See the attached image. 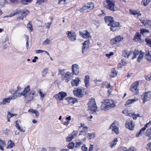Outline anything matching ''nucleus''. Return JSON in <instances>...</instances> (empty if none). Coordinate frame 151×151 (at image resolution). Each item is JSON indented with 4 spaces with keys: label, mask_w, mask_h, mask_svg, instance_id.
Returning <instances> with one entry per match:
<instances>
[{
    "label": "nucleus",
    "mask_w": 151,
    "mask_h": 151,
    "mask_svg": "<svg viewBox=\"0 0 151 151\" xmlns=\"http://www.w3.org/2000/svg\"><path fill=\"white\" fill-rule=\"evenodd\" d=\"M150 32L147 29L145 28L142 29V35H146L147 33Z\"/></svg>",
    "instance_id": "09e8293b"
},
{
    "label": "nucleus",
    "mask_w": 151,
    "mask_h": 151,
    "mask_svg": "<svg viewBox=\"0 0 151 151\" xmlns=\"http://www.w3.org/2000/svg\"><path fill=\"white\" fill-rule=\"evenodd\" d=\"M141 37L140 34H139L138 32H137L133 38V40L136 42H141Z\"/></svg>",
    "instance_id": "393cba45"
},
{
    "label": "nucleus",
    "mask_w": 151,
    "mask_h": 151,
    "mask_svg": "<svg viewBox=\"0 0 151 151\" xmlns=\"http://www.w3.org/2000/svg\"><path fill=\"white\" fill-rule=\"evenodd\" d=\"M117 76V72L114 68H112L111 70L110 76L111 77H114Z\"/></svg>",
    "instance_id": "7c9ffc66"
},
{
    "label": "nucleus",
    "mask_w": 151,
    "mask_h": 151,
    "mask_svg": "<svg viewBox=\"0 0 151 151\" xmlns=\"http://www.w3.org/2000/svg\"><path fill=\"white\" fill-rule=\"evenodd\" d=\"M89 48L88 47H83L82 48V53L83 54H86V53L89 50Z\"/></svg>",
    "instance_id": "a19ab883"
},
{
    "label": "nucleus",
    "mask_w": 151,
    "mask_h": 151,
    "mask_svg": "<svg viewBox=\"0 0 151 151\" xmlns=\"http://www.w3.org/2000/svg\"><path fill=\"white\" fill-rule=\"evenodd\" d=\"M88 104L89 110L93 111H95L97 110V107L94 99L91 98Z\"/></svg>",
    "instance_id": "20e7f679"
},
{
    "label": "nucleus",
    "mask_w": 151,
    "mask_h": 151,
    "mask_svg": "<svg viewBox=\"0 0 151 151\" xmlns=\"http://www.w3.org/2000/svg\"><path fill=\"white\" fill-rule=\"evenodd\" d=\"M123 37L122 36H118L112 38L110 41V43L111 45L117 44L121 42L123 39Z\"/></svg>",
    "instance_id": "1a4fd4ad"
},
{
    "label": "nucleus",
    "mask_w": 151,
    "mask_h": 151,
    "mask_svg": "<svg viewBox=\"0 0 151 151\" xmlns=\"http://www.w3.org/2000/svg\"><path fill=\"white\" fill-rule=\"evenodd\" d=\"M127 151H136V149L133 147H130L129 149H128V150H127Z\"/></svg>",
    "instance_id": "338daca9"
},
{
    "label": "nucleus",
    "mask_w": 151,
    "mask_h": 151,
    "mask_svg": "<svg viewBox=\"0 0 151 151\" xmlns=\"http://www.w3.org/2000/svg\"><path fill=\"white\" fill-rule=\"evenodd\" d=\"M151 98V93L150 92L145 93L144 94L143 103L149 101Z\"/></svg>",
    "instance_id": "dca6fc26"
},
{
    "label": "nucleus",
    "mask_w": 151,
    "mask_h": 151,
    "mask_svg": "<svg viewBox=\"0 0 151 151\" xmlns=\"http://www.w3.org/2000/svg\"><path fill=\"white\" fill-rule=\"evenodd\" d=\"M106 4L105 7L112 11H115L118 10V8L115 5V1L114 0H106Z\"/></svg>",
    "instance_id": "7ed1b4c3"
},
{
    "label": "nucleus",
    "mask_w": 151,
    "mask_h": 151,
    "mask_svg": "<svg viewBox=\"0 0 151 151\" xmlns=\"http://www.w3.org/2000/svg\"><path fill=\"white\" fill-rule=\"evenodd\" d=\"M94 7V4L93 3L91 2L87 3L83 6L80 9V11L86 10L89 12L90 10L93 9Z\"/></svg>",
    "instance_id": "6e6552de"
},
{
    "label": "nucleus",
    "mask_w": 151,
    "mask_h": 151,
    "mask_svg": "<svg viewBox=\"0 0 151 151\" xmlns=\"http://www.w3.org/2000/svg\"><path fill=\"white\" fill-rule=\"evenodd\" d=\"M34 114H35L37 118L39 117V113L37 111L35 110V111H34Z\"/></svg>",
    "instance_id": "0e129e2a"
},
{
    "label": "nucleus",
    "mask_w": 151,
    "mask_h": 151,
    "mask_svg": "<svg viewBox=\"0 0 151 151\" xmlns=\"http://www.w3.org/2000/svg\"><path fill=\"white\" fill-rule=\"evenodd\" d=\"M71 136L70 134L69 136L67 137L66 141L67 142H69L71 141L73 139L70 137Z\"/></svg>",
    "instance_id": "6e6d98bb"
},
{
    "label": "nucleus",
    "mask_w": 151,
    "mask_h": 151,
    "mask_svg": "<svg viewBox=\"0 0 151 151\" xmlns=\"http://www.w3.org/2000/svg\"><path fill=\"white\" fill-rule=\"evenodd\" d=\"M129 11L131 12L132 14L135 15V16L138 18L141 16V14L139 12H137V11H134V10H129Z\"/></svg>",
    "instance_id": "cd10ccee"
},
{
    "label": "nucleus",
    "mask_w": 151,
    "mask_h": 151,
    "mask_svg": "<svg viewBox=\"0 0 151 151\" xmlns=\"http://www.w3.org/2000/svg\"><path fill=\"white\" fill-rule=\"evenodd\" d=\"M105 22H109V24H111L114 21L113 20V17L110 16L106 17L104 18Z\"/></svg>",
    "instance_id": "c85d7f7f"
},
{
    "label": "nucleus",
    "mask_w": 151,
    "mask_h": 151,
    "mask_svg": "<svg viewBox=\"0 0 151 151\" xmlns=\"http://www.w3.org/2000/svg\"><path fill=\"white\" fill-rule=\"evenodd\" d=\"M73 72L74 75H77L79 73V66L77 64L73 65L72 67Z\"/></svg>",
    "instance_id": "2eb2a0df"
},
{
    "label": "nucleus",
    "mask_w": 151,
    "mask_h": 151,
    "mask_svg": "<svg viewBox=\"0 0 151 151\" xmlns=\"http://www.w3.org/2000/svg\"><path fill=\"white\" fill-rule=\"evenodd\" d=\"M139 84V81H136L134 82L130 88V90L134 92V93L137 94L139 92L138 89L137 88Z\"/></svg>",
    "instance_id": "9b49d317"
},
{
    "label": "nucleus",
    "mask_w": 151,
    "mask_h": 151,
    "mask_svg": "<svg viewBox=\"0 0 151 151\" xmlns=\"http://www.w3.org/2000/svg\"><path fill=\"white\" fill-rule=\"evenodd\" d=\"M145 79L147 81L151 80V74H149L147 76H145Z\"/></svg>",
    "instance_id": "5fc2aeb1"
},
{
    "label": "nucleus",
    "mask_w": 151,
    "mask_h": 151,
    "mask_svg": "<svg viewBox=\"0 0 151 151\" xmlns=\"http://www.w3.org/2000/svg\"><path fill=\"white\" fill-rule=\"evenodd\" d=\"M29 13V11L28 10H26L25 11L23 12L21 14V16L17 18L19 20H23V17H25Z\"/></svg>",
    "instance_id": "412c9836"
},
{
    "label": "nucleus",
    "mask_w": 151,
    "mask_h": 151,
    "mask_svg": "<svg viewBox=\"0 0 151 151\" xmlns=\"http://www.w3.org/2000/svg\"><path fill=\"white\" fill-rule=\"evenodd\" d=\"M145 41L147 45L151 47V41L150 39L147 38L145 39Z\"/></svg>",
    "instance_id": "79ce46f5"
},
{
    "label": "nucleus",
    "mask_w": 151,
    "mask_h": 151,
    "mask_svg": "<svg viewBox=\"0 0 151 151\" xmlns=\"http://www.w3.org/2000/svg\"><path fill=\"white\" fill-rule=\"evenodd\" d=\"M119 122L115 121L110 126V128L112 129V131L116 134H119Z\"/></svg>",
    "instance_id": "0eeeda50"
},
{
    "label": "nucleus",
    "mask_w": 151,
    "mask_h": 151,
    "mask_svg": "<svg viewBox=\"0 0 151 151\" xmlns=\"http://www.w3.org/2000/svg\"><path fill=\"white\" fill-rule=\"evenodd\" d=\"M73 92L75 95L79 98H81L84 95L85 90L83 88H76L73 90Z\"/></svg>",
    "instance_id": "39448f33"
},
{
    "label": "nucleus",
    "mask_w": 151,
    "mask_h": 151,
    "mask_svg": "<svg viewBox=\"0 0 151 151\" xmlns=\"http://www.w3.org/2000/svg\"><path fill=\"white\" fill-rule=\"evenodd\" d=\"M151 125V121H150L148 123L146 124L142 128V131L145 130L146 128L150 127Z\"/></svg>",
    "instance_id": "f704fd0d"
},
{
    "label": "nucleus",
    "mask_w": 151,
    "mask_h": 151,
    "mask_svg": "<svg viewBox=\"0 0 151 151\" xmlns=\"http://www.w3.org/2000/svg\"><path fill=\"white\" fill-rule=\"evenodd\" d=\"M111 23L108 24V25L110 26V29L111 31L114 32L120 29V24L118 22L114 21Z\"/></svg>",
    "instance_id": "423d86ee"
},
{
    "label": "nucleus",
    "mask_w": 151,
    "mask_h": 151,
    "mask_svg": "<svg viewBox=\"0 0 151 151\" xmlns=\"http://www.w3.org/2000/svg\"><path fill=\"white\" fill-rule=\"evenodd\" d=\"M118 142L117 138H116L114 139V140L112 141L110 143V146L112 148L116 144V142Z\"/></svg>",
    "instance_id": "72a5a7b5"
},
{
    "label": "nucleus",
    "mask_w": 151,
    "mask_h": 151,
    "mask_svg": "<svg viewBox=\"0 0 151 151\" xmlns=\"http://www.w3.org/2000/svg\"><path fill=\"white\" fill-rule=\"evenodd\" d=\"M20 122H21V121L19 120L16 121H15V126L18 129V128H19L18 127H20L19 126V124L18 123Z\"/></svg>",
    "instance_id": "bf43d9fd"
},
{
    "label": "nucleus",
    "mask_w": 151,
    "mask_h": 151,
    "mask_svg": "<svg viewBox=\"0 0 151 151\" xmlns=\"http://www.w3.org/2000/svg\"><path fill=\"white\" fill-rule=\"evenodd\" d=\"M129 116H132L134 119H136L137 117L139 116V114H129Z\"/></svg>",
    "instance_id": "49530a36"
},
{
    "label": "nucleus",
    "mask_w": 151,
    "mask_h": 151,
    "mask_svg": "<svg viewBox=\"0 0 151 151\" xmlns=\"http://www.w3.org/2000/svg\"><path fill=\"white\" fill-rule=\"evenodd\" d=\"M27 27L28 28H29V30H30L31 31H32L33 29H32V27L31 24L30 23V22H29L27 25Z\"/></svg>",
    "instance_id": "13d9d810"
},
{
    "label": "nucleus",
    "mask_w": 151,
    "mask_h": 151,
    "mask_svg": "<svg viewBox=\"0 0 151 151\" xmlns=\"http://www.w3.org/2000/svg\"><path fill=\"white\" fill-rule=\"evenodd\" d=\"M145 135L148 136L150 138H151V128L147 130L145 133Z\"/></svg>",
    "instance_id": "ea45409f"
},
{
    "label": "nucleus",
    "mask_w": 151,
    "mask_h": 151,
    "mask_svg": "<svg viewBox=\"0 0 151 151\" xmlns=\"http://www.w3.org/2000/svg\"><path fill=\"white\" fill-rule=\"evenodd\" d=\"M65 99L67 100L69 104H74L77 101V99L75 98H73L72 97H66Z\"/></svg>",
    "instance_id": "a878e982"
},
{
    "label": "nucleus",
    "mask_w": 151,
    "mask_h": 151,
    "mask_svg": "<svg viewBox=\"0 0 151 151\" xmlns=\"http://www.w3.org/2000/svg\"><path fill=\"white\" fill-rule=\"evenodd\" d=\"M132 52L130 51H128L125 50L122 51V56L125 58H128L129 56L132 54Z\"/></svg>",
    "instance_id": "a211bd4d"
},
{
    "label": "nucleus",
    "mask_w": 151,
    "mask_h": 151,
    "mask_svg": "<svg viewBox=\"0 0 151 151\" xmlns=\"http://www.w3.org/2000/svg\"><path fill=\"white\" fill-rule=\"evenodd\" d=\"M138 100V99L137 98H134V99L128 100L126 102L125 106L127 107H128V105L134 103L135 101Z\"/></svg>",
    "instance_id": "4be33fe9"
},
{
    "label": "nucleus",
    "mask_w": 151,
    "mask_h": 151,
    "mask_svg": "<svg viewBox=\"0 0 151 151\" xmlns=\"http://www.w3.org/2000/svg\"><path fill=\"white\" fill-rule=\"evenodd\" d=\"M38 93L39 94V95L40 96V99L42 100L44 98V96L45 95V94H44L41 91V90L40 89L38 91Z\"/></svg>",
    "instance_id": "c03bdc74"
},
{
    "label": "nucleus",
    "mask_w": 151,
    "mask_h": 151,
    "mask_svg": "<svg viewBox=\"0 0 151 151\" xmlns=\"http://www.w3.org/2000/svg\"><path fill=\"white\" fill-rule=\"evenodd\" d=\"M90 77L88 75H86L84 80V82L85 83V86L88 88L90 84Z\"/></svg>",
    "instance_id": "aec40b11"
},
{
    "label": "nucleus",
    "mask_w": 151,
    "mask_h": 151,
    "mask_svg": "<svg viewBox=\"0 0 151 151\" xmlns=\"http://www.w3.org/2000/svg\"><path fill=\"white\" fill-rule=\"evenodd\" d=\"M88 136L90 139H93L95 137L96 134L94 133H89Z\"/></svg>",
    "instance_id": "37998d69"
},
{
    "label": "nucleus",
    "mask_w": 151,
    "mask_h": 151,
    "mask_svg": "<svg viewBox=\"0 0 151 151\" xmlns=\"http://www.w3.org/2000/svg\"><path fill=\"white\" fill-rule=\"evenodd\" d=\"M78 133L77 132L75 131H74L71 134H70L71 137L73 139H74L75 137L77 134Z\"/></svg>",
    "instance_id": "8fccbe9b"
},
{
    "label": "nucleus",
    "mask_w": 151,
    "mask_h": 151,
    "mask_svg": "<svg viewBox=\"0 0 151 151\" xmlns=\"http://www.w3.org/2000/svg\"><path fill=\"white\" fill-rule=\"evenodd\" d=\"M71 73L70 72H68L64 75L62 76L63 78V80L65 81L66 82L68 83L69 81L71 79Z\"/></svg>",
    "instance_id": "4468645a"
},
{
    "label": "nucleus",
    "mask_w": 151,
    "mask_h": 151,
    "mask_svg": "<svg viewBox=\"0 0 151 151\" xmlns=\"http://www.w3.org/2000/svg\"><path fill=\"white\" fill-rule=\"evenodd\" d=\"M32 0H22L21 1V3L23 5H27L29 3L31 2Z\"/></svg>",
    "instance_id": "c9c22d12"
},
{
    "label": "nucleus",
    "mask_w": 151,
    "mask_h": 151,
    "mask_svg": "<svg viewBox=\"0 0 151 151\" xmlns=\"http://www.w3.org/2000/svg\"><path fill=\"white\" fill-rule=\"evenodd\" d=\"M19 86H14L12 90V93H15L17 91H19Z\"/></svg>",
    "instance_id": "a18cd8bd"
},
{
    "label": "nucleus",
    "mask_w": 151,
    "mask_h": 151,
    "mask_svg": "<svg viewBox=\"0 0 151 151\" xmlns=\"http://www.w3.org/2000/svg\"><path fill=\"white\" fill-rule=\"evenodd\" d=\"M142 24L146 28H149L151 26V20H144L142 21Z\"/></svg>",
    "instance_id": "6ab92c4d"
},
{
    "label": "nucleus",
    "mask_w": 151,
    "mask_h": 151,
    "mask_svg": "<svg viewBox=\"0 0 151 151\" xmlns=\"http://www.w3.org/2000/svg\"><path fill=\"white\" fill-rule=\"evenodd\" d=\"M76 144L75 146V147H78L80 146L82 144L83 142L81 141H80L79 142H76Z\"/></svg>",
    "instance_id": "680f3d73"
},
{
    "label": "nucleus",
    "mask_w": 151,
    "mask_h": 151,
    "mask_svg": "<svg viewBox=\"0 0 151 151\" xmlns=\"http://www.w3.org/2000/svg\"><path fill=\"white\" fill-rule=\"evenodd\" d=\"M150 1V0H143L142 2H143V5L146 6L148 4Z\"/></svg>",
    "instance_id": "3c124183"
},
{
    "label": "nucleus",
    "mask_w": 151,
    "mask_h": 151,
    "mask_svg": "<svg viewBox=\"0 0 151 151\" xmlns=\"http://www.w3.org/2000/svg\"><path fill=\"white\" fill-rule=\"evenodd\" d=\"M90 45L89 40H86L83 43V47L89 48Z\"/></svg>",
    "instance_id": "e433bc0d"
},
{
    "label": "nucleus",
    "mask_w": 151,
    "mask_h": 151,
    "mask_svg": "<svg viewBox=\"0 0 151 151\" xmlns=\"http://www.w3.org/2000/svg\"><path fill=\"white\" fill-rule=\"evenodd\" d=\"M140 55H139L138 58L137 59V61L139 62H140L141 61L142 57L141 55H142V50L140 51Z\"/></svg>",
    "instance_id": "e2e57ef3"
},
{
    "label": "nucleus",
    "mask_w": 151,
    "mask_h": 151,
    "mask_svg": "<svg viewBox=\"0 0 151 151\" xmlns=\"http://www.w3.org/2000/svg\"><path fill=\"white\" fill-rule=\"evenodd\" d=\"M35 93L34 91H30V86L29 85L24 89L21 94L24 96L23 99L26 102L28 103L33 100Z\"/></svg>",
    "instance_id": "f257e3e1"
},
{
    "label": "nucleus",
    "mask_w": 151,
    "mask_h": 151,
    "mask_svg": "<svg viewBox=\"0 0 151 151\" xmlns=\"http://www.w3.org/2000/svg\"><path fill=\"white\" fill-rule=\"evenodd\" d=\"M21 12V10L20 9H17L13 14H11L10 16L9 17H12L15 15H17L18 14H19Z\"/></svg>",
    "instance_id": "58836bf2"
},
{
    "label": "nucleus",
    "mask_w": 151,
    "mask_h": 151,
    "mask_svg": "<svg viewBox=\"0 0 151 151\" xmlns=\"http://www.w3.org/2000/svg\"><path fill=\"white\" fill-rule=\"evenodd\" d=\"M113 52H110L109 54H106V56L108 58H109L110 57L113 55Z\"/></svg>",
    "instance_id": "774afa93"
},
{
    "label": "nucleus",
    "mask_w": 151,
    "mask_h": 151,
    "mask_svg": "<svg viewBox=\"0 0 151 151\" xmlns=\"http://www.w3.org/2000/svg\"><path fill=\"white\" fill-rule=\"evenodd\" d=\"M147 146V149L148 151H151V142L148 143Z\"/></svg>",
    "instance_id": "603ef678"
},
{
    "label": "nucleus",
    "mask_w": 151,
    "mask_h": 151,
    "mask_svg": "<svg viewBox=\"0 0 151 151\" xmlns=\"http://www.w3.org/2000/svg\"><path fill=\"white\" fill-rule=\"evenodd\" d=\"M75 143L73 142L69 143L67 146V147L69 149H72L74 147Z\"/></svg>",
    "instance_id": "de8ad7c7"
},
{
    "label": "nucleus",
    "mask_w": 151,
    "mask_h": 151,
    "mask_svg": "<svg viewBox=\"0 0 151 151\" xmlns=\"http://www.w3.org/2000/svg\"><path fill=\"white\" fill-rule=\"evenodd\" d=\"M81 81L79 78H77L75 79L72 80L71 82V85L73 86H78L79 85Z\"/></svg>",
    "instance_id": "f3484780"
},
{
    "label": "nucleus",
    "mask_w": 151,
    "mask_h": 151,
    "mask_svg": "<svg viewBox=\"0 0 151 151\" xmlns=\"http://www.w3.org/2000/svg\"><path fill=\"white\" fill-rule=\"evenodd\" d=\"M67 96L66 93L63 92H59L58 94H56L55 97L57 99H58L60 100H62L64 98Z\"/></svg>",
    "instance_id": "ddd939ff"
},
{
    "label": "nucleus",
    "mask_w": 151,
    "mask_h": 151,
    "mask_svg": "<svg viewBox=\"0 0 151 151\" xmlns=\"http://www.w3.org/2000/svg\"><path fill=\"white\" fill-rule=\"evenodd\" d=\"M51 40L48 39H47L43 43L44 45H47L50 43L51 42Z\"/></svg>",
    "instance_id": "864d4df0"
},
{
    "label": "nucleus",
    "mask_w": 151,
    "mask_h": 151,
    "mask_svg": "<svg viewBox=\"0 0 151 151\" xmlns=\"http://www.w3.org/2000/svg\"><path fill=\"white\" fill-rule=\"evenodd\" d=\"M21 93H16L15 94L13 95L12 96H9L10 99H11V100L16 99L17 97H20L22 96Z\"/></svg>",
    "instance_id": "c756f323"
},
{
    "label": "nucleus",
    "mask_w": 151,
    "mask_h": 151,
    "mask_svg": "<svg viewBox=\"0 0 151 151\" xmlns=\"http://www.w3.org/2000/svg\"><path fill=\"white\" fill-rule=\"evenodd\" d=\"M87 132L88 127L86 126H85L84 127L83 129L80 131L79 135H86Z\"/></svg>",
    "instance_id": "5701e85b"
},
{
    "label": "nucleus",
    "mask_w": 151,
    "mask_h": 151,
    "mask_svg": "<svg viewBox=\"0 0 151 151\" xmlns=\"http://www.w3.org/2000/svg\"><path fill=\"white\" fill-rule=\"evenodd\" d=\"M11 99H10L9 97L4 99L2 101L0 102V105H6V103H9Z\"/></svg>",
    "instance_id": "b1692460"
},
{
    "label": "nucleus",
    "mask_w": 151,
    "mask_h": 151,
    "mask_svg": "<svg viewBox=\"0 0 151 151\" xmlns=\"http://www.w3.org/2000/svg\"><path fill=\"white\" fill-rule=\"evenodd\" d=\"M28 40H29V38L27 36V37L26 38V47L27 49H28V47L29 46V43H28Z\"/></svg>",
    "instance_id": "69168bd1"
},
{
    "label": "nucleus",
    "mask_w": 151,
    "mask_h": 151,
    "mask_svg": "<svg viewBox=\"0 0 151 151\" xmlns=\"http://www.w3.org/2000/svg\"><path fill=\"white\" fill-rule=\"evenodd\" d=\"M116 106L114 101L111 99H107L103 102L102 109L105 111L112 108Z\"/></svg>",
    "instance_id": "f03ea898"
},
{
    "label": "nucleus",
    "mask_w": 151,
    "mask_h": 151,
    "mask_svg": "<svg viewBox=\"0 0 151 151\" xmlns=\"http://www.w3.org/2000/svg\"><path fill=\"white\" fill-rule=\"evenodd\" d=\"M82 151H87L88 148L85 145H84L81 147Z\"/></svg>",
    "instance_id": "4d7b16f0"
},
{
    "label": "nucleus",
    "mask_w": 151,
    "mask_h": 151,
    "mask_svg": "<svg viewBox=\"0 0 151 151\" xmlns=\"http://www.w3.org/2000/svg\"><path fill=\"white\" fill-rule=\"evenodd\" d=\"M126 127L130 130H133L134 128V125L133 123L132 120H128L126 123Z\"/></svg>",
    "instance_id": "f8f14e48"
},
{
    "label": "nucleus",
    "mask_w": 151,
    "mask_h": 151,
    "mask_svg": "<svg viewBox=\"0 0 151 151\" xmlns=\"http://www.w3.org/2000/svg\"><path fill=\"white\" fill-rule=\"evenodd\" d=\"M80 34L82 35V36L84 38H88L91 37L90 33L87 31H86L85 33H83L81 32H80Z\"/></svg>",
    "instance_id": "bb28decb"
},
{
    "label": "nucleus",
    "mask_w": 151,
    "mask_h": 151,
    "mask_svg": "<svg viewBox=\"0 0 151 151\" xmlns=\"http://www.w3.org/2000/svg\"><path fill=\"white\" fill-rule=\"evenodd\" d=\"M47 73V72L46 71V69H44L42 72V75L43 77H45Z\"/></svg>",
    "instance_id": "052dcab7"
},
{
    "label": "nucleus",
    "mask_w": 151,
    "mask_h": 151,
    "mask_svg": "<svg viewBox=\"0 0 151 151\" xmlns=\"http://www.w3.org/2000/svg\"><path fill=\"white\" fill-rule=\"evenodd\" d=\"M139 53V52L138 51H137L136 49H135L133 52V56L132 58V59L133 60L134 58H136L137 55H138Z\"/></svg>",
    "instance_id": "4c0bfd02"
},
{
    "label": "nucleus",
    "mask_w": 151,
    "mask_h": 151,
    "mask_svg": "<svg viewBox=\"0 0 151 151\" xmlns=\"http://www.w3.org/2000/svg\"><path fill=\"white\" fill-rule=\"evenodd\" d=\"M67 34L68 38L72 41H74L76 39V35L74 32L67 31Z\"/></svg>",
    "instance_id": "9d476101"
},
{
    "label": "nucleus",
    "mask_w": 151,
    "mask_h": 151,
    "mask_svg": "<svg viewBox=\"0 0 151 151\" xmlns=\"http://www.w3.org/2000/svg\"><path fill=\"white\" fill-rule=\"evenodd\" d=\"M14 145V144L13 143L12 141L10 140L7 143V148H12Z\"/></svg>",
    "instance_id": "2f4dec72"
},
{
    "label": "nucleus",
    "mask_w": 151,
    "mask_h": 151,
    "mask_svg": "<svg viewBox=\"0 0 151 151\" xmlns=\"http://www.w3.org/2000/svg\"><path fill=\"white\" fill-rule=\"evenodd\" d=\"M145 58L147 60L149 61V62L151 61V57L149 52L146 54Z\"/></svg>",
    "instance_id": "473e14b6"
}]
</instances>
